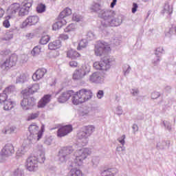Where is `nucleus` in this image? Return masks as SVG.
Instances as JSON below:
<instances>
[{
    "label": "nucleus",
    "mask_w": 176,
    "mask_h": 176,
    "mask_svg": "<svg viewBox=\"0 0 176 176\" xmlns=\"http://www.w3.org/2000/svg\"><path fill=\"white\" fill-rule=\"evenodd\" d=\"M91 153L90 149L87 148H83L80 150H77L74 153L75 159L74 162L71 165L72 167H79L83 164V160Z\"/></svg>",
    "instance_id": "nucleus-1"
},
{
    "label": "nucleus",
    "mask_w": 176,
    "mask_h": 176,
    "mask_svg": "<svg viewBox=\"0 0 176 176\" xmlns=\"http://www.w3.org/2000/svg\"><path fill=\"white\" fill-rule=\"evenodd\" d=\"M99 17L103 19L104 21H102L100 25V30H103L102 28H107V25L109 24V21L115 16V12L109 10H102L99 12Z\"/></svg>",
    "instance_id": "nucleus-2"
},
{
    "label": "nucleus",
    "mask_w": 176,
    "mask_h": 176,
    "mask_svg": "<svg viewBox=\"0 0 176 176\" xmlns=\"http://www.w3.org/2000/svg\"><path fill=\"white\" fill-rule=\"evenodd\" d=\"M112 63H113V59L111 58L109 56H104L102 58L101 61L95 62L94 63V67L96 69L107 71V69L111 68Z\"/></svg>",
    "instance_id": "nucleus-3"
},
{
    "label": "nucleus",
    "mask_w": 176,
    "mask_h": 176,
    "mask_svg": "<svg viewBox=\"0 0 176 176\" xmlns=\"http://www.w3.org/2000/svg\"><path fill=\"white\" fill-rule=\"evenodd\" d=\"M36 104V99L28 96V94L23 92V98L21 102V107L23 111L31 109Z\"/></svg>",
    "instance_id": "nucleus-4"
},
{
    "label": "nucleus",
    "mask_w": 176,
    "mask_h": 176,
    "mask_svg": "<svg viewBox=\"0 0 176 176\" xmlns=\"http://www.w3.org/2000/svg\"><path fill=\"white\" fill-rule=\"evenodd\" d=\"M16 63L17 55L14 54L4 61L0 60V69H3V71H8V69H10L12 67H14Z\"/></svg>",
    "instance_id": "nucleus-5"
},
{
    "label": "nucleus",
    "mask_w": 176,
    "mask_h": 176,
    "mask_svg": "<svg viewBox=\"0 0 176 176\" xmlns=\"http://www.w3.org/2000/svg\"><path fill=\"white\" fill-rule=\"evenodd\" d=\"M74 147L71 146L63 147L58 152V157L60 163H65L71 157L74 153Z\"/></svg>",
    "instance_id": "nucleus-6"
},
{
    "label": "nucleus",
    "mask_w": 176,
    "mask_h": 176,
    "mask_svg": "<svg viewBox=\"0 0 176 176\" xmlns=\"http://www.w3.org/2000/svg\"><path fill=\"white\" fill-rule=\"evenodd\" d=\"M109 49L111 48L107 43L104 41H98L97 44L95 45V54L96 56H101L107 53V52H109Z\"/></svg>",
    "instance_id": "nucleus-7"
},
{
    "label": "nucleus",
    "mask_w": 176,
    "mask_h": 176,
    "mask_svg": "<svg viewBox=\"0 0 176 176\" xmlns=\"http://www.w3.org/2000/svg\"><path fill=\"white\" fill-rule=\"evenodd\" d=\"M90 73V67L87 65H83L78 70H76L73 74V79L74 80H80L83 79L86 75H89Z\"/></svg>",
    "instance_id": "nucleus-8"
},
{
    "label": "nucleus",
    "mask_w": 176,
    "mask_h": 176,
    "mask_svg": "<svg viewBox=\"0 0 176 176\" xmlns=\"http://www.w3.org/2000/svg\"><path fill=\"white\" fill-rule=\"evenodd\" d=\"M25 166L28 171H36L38 169V160L36 156L29 157L25 163Z\"/></svg>",
    "instance_id": "nucleus-9"
},
{
    "label": "nucleus",
    "mask_w": 176,
    "mask_h": 176,
    "mask_svg": "<svg viewBox=\"0 0 176 176\" xmlns=\"http://www.w3.org/2000/svg\"><path fill=\"white\" fill-rule=\"evenodd\" d=\"M78 94H80V98L82 103L89 101V100H91V97H93V92H91V90L87 89H80Z\"/></svg>",
    "instance_id": "nucleus-10"
},
{
    "label": "nucleus",
    "mask_w": 176,
    "mask_h": 176,
    "mask_svg": "<svg viewBox=\"0 0 176 176\" xmlns=\"http://www.w3.org/2000/svg\"><path fill=\"white\" fill-rule=\"evenodd\" d=\"M13 153H14V147L12 144H6L1 151V155L3 157H9V156H12Z\"/></svg>",
    "instance_id": "nucleus-11"
},
{
    "label": "nucleus",
    "mask_w": 176,
    "mask_h": 176,
    "mask_svg": "<svg viewBox=\"0 0 176 176\" xmlns=\"http://www.w3.org/2000/svg\"><path fill=\"white\" fill-rule=\"evenodd\" d=\"M39 21V16H30L25 21L22 23V28H25V27H31V25H35Z\"/></svg>",
    "instance_id": "nucleus-12"
},
{
    "label": "nucleus",
    "mask_w": 176,
    "mask_h": 176,
    "mask_svg": "<svg viewBox=\"0 0 176 176\" xmlns=\"http://www.w3.org/2000/svg\"><path fill=\"white\" fill-rule=\"evenodd\" d=\"M72 96H74L73 90L63 92L58 98V102H59L60 104H64V102H67V101H68V100H69Z\"/></svg>",
    "instance_id": "nucleus-13"
},
{
    "label": "nucleus",
    "mask_w": 176,
    "mask_h": 176,
    "mask_svg": "<svg viewBox=\"0 0 176 176\" xmlns=\"http://www.w3.org/2000/svg\"><path fill=\"white\" fill-rule=\"evenodd\" d=\"M72 131V125H66L60 127L57 131V135L59 138L63 137H65V135H68L69 133Z\"/></svg>",
    "instance_id": "nucleus-14"
},
{
    "label": "nucleus",
    "mask_w": 176,
    "mask_h": 176,
    "mask_svg": "<svg viewBox=\"0 0 176 176\" xmlns=\"http://www.w3.org/2000/svg\"><path fill=\"white\" fill-rule=\"evenodd\" d=\"M104 77L98 72L93 73L89 76V81H91V83H104Z\"/></svg>",
    "instance_id": "nucleus-15"
},
{
    "label": "nucleus",
    "mask_w": 176,
    "mask_h": 176,
    "mask_svg": "<svg viewBox=\"0 0 176 176\" xmlns=\"http://www.w3.org/2000/svg\"><path fill=\"white\" fill-rule=\"evenodd\" d=\"M47 73V70L45 68L38 69L32 76V79L34 82L36 80H41L42 78L45 76V74Z\"/></svg>",
    "instance_id": "nucleus-16"
},
{
    "label": "nucleus",
    "mask_w": 176,
    "mask_h": 176,
    "mask_svg": "<svg viewBox=\"0 0 176 176\" xmlns=\"http://www.w3.org/2000/svg\"><path fill=\"white\" fill-rule=\"evenodd\" d=\"M29 131L31 135H37V140H39L42 138V131H39V126H36V124H31L29 126Z\"/></svg>",
    "instance_id": "nucleus-17"
},
{
    "label": "nucleus",
    "mask_w": 176,
    "mask_h": 176,
    "mask_svg": "<svg viewBox=\"0 0 176 176\" xmlns=\"http://www.w3.org/2000/svg\"><path fill=\"white\" fill-rule=\"evenodd\" d=\"M37 149L38 151V155L36 157L37 163H45V148H43V146L42 144L38 145Z\"/></svg>",
    "instance_id": "nucleus-18"
},
{
    "label": "nucleus",
    "mask_w": 176,
    "mask_h": 176,
    "mask_svg": "<svg viewBox=\"0 0 176 176\" xmlns=\"http://www.w3.org/2000/svg\"><path fill=\"white\" fill-rule=\"evenodd\" d=\"M121 23L122 16H115V15H113V17H111L109 23H107V27H118L120 25Z\"/></svg>",
    "instance_id": "nucleus-19"
},
{
    "label": "nucleus",
    "mask_w": 176,
    "mask_h": 176,
    "mask_svg": "<svg viewBox=\"0 0 176 176\" xmlns=\"http://www.w3.org/2000/svg\"><path fill=\"white\" fill-rule=\"evenodd\" d=\"M19 10H20V4L14 3L9 6L8 13L10 14V17H12V16H16V14L19 12Z\"/></svg>",
    "instance_id": "nucleus-20"
},
{
    "label": "nucleus",
    "mask_w": 176,
    "mask_h": 176,
    "mask_svg": "<svg viewBox=\"0 0 176 176\" xmlns=\"http://www.w3.org/2000/svg\"><path fill=\"white\" fill-rule=\"evenodd\" d=\"M51 97L50 95H45L38 102V108H45L50 102Z\"/></svg>",
    "instance_id": "nucleus-21"
},
{
    "label": "nucleus",
    "mask_w": 176,
    "mask_h": 176,
    "mask_svg": "<svg viewBox=\"0 0 176 176\" xmlns=\"http://www.w3.org/2000/svg\"><path fill=\"white\" fill-rule=\"evenodd\" d=\"M39 90V84H33L28 86V89L25 90L23 93H27V94H34Z\"/></svg>",
    "instance_id": "nucleus-22"
},
{
    "label": "nucleus",
    "mask_w": 176,
    "mask_h": 176,
    "mask_svg": "<svg viewBox=\"0 0 176 176\" xmlns=\"http://www.w3.org/2000/svg\"><path fill=\"white\" fill-rule=\"evenodd\" d=\"M156 148L158 151L166 149V148H170V140H160L157 142Z\"/></svg>",
    "instance_id": "nucleus-23"
},
{
    "label": "nucleus",
    "mask_w": 176,
    "mask_h": 176,
    "mask_svg": "<svg viewBox=\"0 0 176 176\" xmlns=\"http://www.w3.org/2000/svg\"><path fill=\"white\" fill-rule=\"evenodd\" d=\"M118 173V170L115 168H108L100 171L102 176H115V173Z\"/></svg>",
    "instance_id": "nucleus-24"
},
{
    "label": "nucleus",
    "mask_w": 176,
    "mask_h": 176,
    "mask_svg": "<svg viewBox=\"0 0 176 176\" xmlns=\"http://www.w3.org/2000/svg\"><path fill=\"white\" fill-rule=\"evenodd\" d=\"M72 101L74 105H79V104H83L78 91H77L76 94H74L73 92Z\"/></svg>",
    "instance_id": "nucleus-25"
},
{
    "label": "nucleus",
    "mask_w": 176,
    "mask_h": 176,
    "mask_svg": "<svg viewBox=\"0 0 176 176\" xmlns=\"http://www.w3.org/2000/svg\"><path fill=\"white\" fill-rule=\"evenodd\" d=\"M77 137L78 140H83V142H84L83 145H86V144H87L88 142L87 138H89V136L87 133H86L85 131L83 130V129H82V130H80L78 133Z\"/></svg>",
    "instance_id": "nucleus-26"
},
{
    "label": "nucleus",
    "mask_w": 176,
    "mask_h": 176,
    "mask_svg": "<svg viewBox=\"0 0 176 176\" xmlns=\"http://www.w3.org/2000/svg\"><path fill=\"white\" fill-rule=\"evenodd\" d=\"M61 47V41L56 40L54 42L50 43L48 45V48L50 50H56Z\"/></svg>",
    "instance_id": "nucleus-27"
},
{
    "label": "nucleus",
    "mask_w": 176,
    "mask_h": 176,
    "mask_svg": "<svg viewBox=\"0 0 176 176\" xmlns=\"http://www.w3.org/2000/svg\"><path fill=\"white\" fill-rule=\"evenodd\" d=\"M60 21L55 23L52 25V30L54 31H57V30H60L63 25H65V24H67V21L65 19H59Z\"/></svg>",
    "instance_id": "nucleus-28"
},
{
    "label": "nucleus",
    "mask_w": 176,
    "mask_h": 176,
    "mask_svg": "<svg viewBox=\"0 0 176 176\" xmlns=\"http://www.w3.org/2000/svg\"><path fill=\"white\" fill-rule=\"evenodd\" d=\"M162 13L168 17V16L173 14V6L168 3H166Z\"/></svg>",
    "instance_id": "nucleus-29"
},
{
    "label": "nucleus",
    "mask_w": 176,
    "mask_h": 176,
    "mask_svg": "<svg viewBox=\"0 0 176 176\" xmlns=\"http://www.w3.org/2000/svg\"><path fill=\"white\" fill-rule=\"evenodd\" d=\"M67 56L72 60H76L78 57H80V54L74 50H69L67 51Z\"/></svg>",
    "instance_id": "nucleus-30"
},
{
    "label": "nucleus",
    "mask_w": 176,
    "mask_h": 176,
    "mask_svg": "<svg viewBox=\"0 0 176 176\" xmlns=\"http://www.w3.org/2000/svg\"><path fill=\"white\" fill-rule=\"evenodd\" d=\"M72 14V10L70 8H65L59 14L58 19L65 20V17H67V16H71Z\"/></svg>",
    "instance_id": "nucleus-31"
},
{
    "label": "nucleus",
    "mask_w": 176,
    "mask_h": 176,
    "mask_svg": "<svg viewBox=\"0 0 176 176\" xmlns=\"http://www.w3.org/2000/svg\"><path fill=\"white\" fill-rule=\"evenodd\" d=\"M163 52H164V49L163 47H158L155 50V54L157 56V60L153 61L154 65H157L159 64V61H160V58H159L160 54H163Z\"/></svg>",
    "instance_id": "nucleus-32"
},
{
    "label": "nucleus",
    "mask_w": 176,
    "mask_h": 176,
    "mask_svg": "<svg viewBox=\"0 0 176 176\" xmlns=\"http://www.w3.org/2000/svg\"><path fill=\"white\" fill-rule=\"evenodd\" d=\"M25 142H27V141H25L24 144H23L22 146L19 148V150L16 152V156H21V155H24V153H25V152H27V149H28V148H30L29 145L25 144Z\"/></svg>",
    "instance_id": "nucleus-33"
},
{
    "label": "nucleus",
    "mask_w": 176,
    "mask_h": 176,
    "mask_svg": "<svg viewBox=\"0 0 176 176\" xmlns=\"http://www.w3.org/2000/svg\"><path fill=\"white\" fill-rule=\"evenodd\" d=\"M3 105L5 111H10V109H12L14 107L13 102L10 99H7L3 103Z\"/></svg>",
    "instance_id": "nucleus-34"
},
{
    "label": "nucleus",
    "mask_w": 176,
    "mask_h": 176,
    "mask_svg": "<svg viewBox=\"0 0 176 176\" xmlns=\"http://www.w3.org/2000/svg\"><path fill=\"white\" fill-rule=\"evenodd\" d=\"M82 129L85 131L86 134L88 137H90L93 133H94V130H96V127L93 125H88L87 126H84Z\"/></svg>",
    "instance_id": "nucleus-35"
},
{
    "label": "nucleus",
    "mask_w": 176,
    "mask_h": 176,
    "mask_svg": "<svg viewBox=\"0 0 176 176\" xmlns=\"http://www.w3.org/2000/svg\"><path fill=\"white\" fill-rule=\"evenodd\" d=\"M14 91H16V87H14V85H10L7 87L3 92L6 94L7 96H9V94H13Z\"/></svg>",
    "instance_id": "nucleus-36"
},
{
    "label": "nucleus",
    "mask_w": 176,
    "mask_h": 176,
    "mask_svg": "<svg viewBox=\"0 0 176 176\" xmlns=\"http://www.w3.org/2000/svg\"><path fill=\"white\" fill-rule=\"evenodd\" d=\"M27 82V75L25 74H20L16 80V83H25Z\"/></svg>",
    "instance_id": "nucleus-37"
},
{
    "label": "nucleus",
    "mask_w": 176,
    "mask_h": 176,
    "mask_svg": "<svg viewBox=\"0 0 176 176\" xmlns=\"http://www.w3.org/2000/svg\"><path fill=\"white\" fill-rule=\"evenodd\" d=\"M91 10H92V12H95L96 13H98L99 15L100 12L102 10L101 9V5L98 3H94L91 7Z\"/></svg>",
    "instance_id": "nucleus-38"
},
{
    "label": "nucleus",
    "mask_w": 176,
    "mask_h": 176,
    "mask_svg": "<svg viewBox=\"0 0 176 176\" xmlns=\"http://www.w3.org/2000/svg\"><path fill=\"white\" fill-rule=\"evenodd\" d=\"M87 40L86 38L82 39L78 43V46L77 47L78 50H82V49H85L88 45Z\"/></svg>",
    "instance_id": "nucleus-39"
},
{
    "label": "nucleus",
    "mask_w": 176,
    "mask_h": 176,
    "mask_svg": "<svg viewBox=\"0 0 176 176\" xmlns=\"http://www.w3.org/2000/svg\"><path fill=\"white\" fill-rule=\"evenodd\" d=\"M12 176H24V170L21 168H17L14 170Z\"/></svg>",
    "instance_id": "nucleus-40"
},
{
    "label": "nucleus",
    "mask_w": 176,
    "mask_h": 176,
    "mask_svg": "<svg viewBox=\"0 0 176 176\" xmlns=\"http://www.w3.org/2000/svg\"><path fill=\"white\" fill-rule=\"evenodd\" d=\"M100 164V157H94L91 160V166L94 168H97Z\"/></svg>",
    "instance_id": "nucleus-41"
},
{
    "label": "nucleus",
    "mask_w": 176,
    "mask_h": 176,
    "mask_svg": "<svg viewBox=\"0 0 176 176\" xmlns=\"http://www.w3.org/2000/svg\"><path fill=\"white\" fill-rule=\"evenodd\" d=\"M16 131V127L11 126V127H6L2 130V133L3 134H12V133H14Z\"/></svg>",
    "instance_id": "nucleus-42"
},
{
    "label": "nucleus",
    "mask_w": 176,
    "mask_h": 176,
    "mask_svg": "<svg viewBox=\"0 0 176 176\" xmlns=\"http://www.w3.org/2000/svg\"><path fill=\"white\" fill-rule=\"evenodd\" d=\"M50 41V36L49 35H45L41 37L40 39L41 45H47Z\"/></svg>",
    "instance_id": "nucleus-43"
},
{
    "label": "nucleus",
    "mask_w": 176,
    "mask_h": 176,
    "mask_svg": "<svg viewBox=\"0 0 176 176\" xmlns=\"http://www.w3.org/2000/svg\"><path fill=\"white\" fill-rule=\"evenodd\" d=\"M29 12L30 11L28 10H27L24 6H23L22 8H21L19 9V16H21V17H23L24 16H27V14H28Z\"/></svg>",
    "instance_id": "nucleus-44"
},
{
    "label": "nucleus",
    "mask_w": 176,
    "mask_h": 176,
    "mask_svg": "<svg viewBox=\"0 0 176 176\" xmlns=\"http://www.w3.org/2000/svg\"><path fill=\"white\" fill-rule=\"evenodd\" d=\"M41 46L37 45L36 47H34L33 48V50H32V55L35 57V56H38V54H39V53H41Z\"/></svg>",
    "instance_id": "nucleus-45"
},
{
    "label": "nucleus",
    "mask_w": 176,
    "mask_h": 176,
    "mask_svg": "<svg viewBox=\"0 0 176 176\" xmlns=\"http://www.w3.org/2000/svg\"><path fill=\"white\" fill-rule=\"evenodd\" d=\"M97 36L94 34V32L89 31L87 34V39L88 41H94V39H96Z\"/></svg>",
    "instance_id": "nucleus-46"
},
{
    "label": "nucleus",
    "mask_w": 176,
    "mask_h": 176,
    "mask_svg": "<svg viewBox=\"0 0 176 176\" xmlns=\"http://www.w3.org/2000/svg\"><path fill=\"white\" fill-rule=\"evenodd\" d=\"M46 10V6L45 4H40L36 7V11L38 13H43Z\"/></svg>",
    "instance_id": "nucleus-47"
},
{
    "label": "nucleus",
    "mask_w": 176,
    "mask_h": 176,
    "mask_svg": "<svg viewBox=\"0 0 176 176\" xmlns=\"http://www.w3.org/2000/svg\"><path fill=\"white\" fill-rule=\"evenodd\" d=\"M131 71V67H130V65H124L123 66L124 75H129V74H130Z\"/></svg>",
    "instance_id": "nucleus-48"
},
{
    "label": "nucleus",
    "mask_w": 176,
    "mask_h": 176,
    "mask_svg": "<svg viewBox=\"0 0 176 176\" xmlns=\"http://www.w3.org/2000/svg\"><path fill=\"white\" fill-rule=\"evenodd\" d=\"M12 16L8 15L6 17V20L3 22V25L6 28H9L10 27V23L9 22V19H11Z\"/></svg>",
    "instance_id": "nucleus-49"
},
{
    "label": "nucleus",
    "mask_w": 176,
    "mask_h": 176,
    "mask_svg": "<svg viewBox=\"0 0 176 176\" xmlns=\"http://www.w3.org/2000/svg\"><path fill=\"white\" fill-rule=\"evenodd\" d=\"M7 100L8 95L5 94V92L0 94V104H1V102L4 103Z\"/></svg>",
    "instance_id": "nucleus-50"
},
{
    "label": "nucleus",
    "mask_w": 176,
    "mask_h": 176,
    "mask_svg": "<svg viewBox=\"0 0 176 176\" xmlns=\"http://www.w3.org/2000/svg\"><path fill=\"white\" fill-rule=\"evenodd\" d=\"M72 31H75V24L74 23L69 25L67 28L65 29V32H71Z\"/></svg>",
    "instance_id": "nucleus-51"
},
{
    "label": "nucleus",
    "mask_w": 176,
    "mask_h": 176,
    "mask_svg": "<svg viewBox=\"0 0 176 176\" xmlns=\"http://www.w3.org/2000/svg\"><path fill=\"white\" fill-rule=\"evenodd\" d=\"M163 124L164 127H166V130L168 131H171L172 127H171V123L168 121H163Z\"/></svg>",
    "instance_id": "nucleus-52"
},
{
    "label": "nucleus",
    "mask_w": 176,
    "mask_h": 176,
    "mask_svg": "<svg viewBox=\"0 0 176 176\" xmlns=\"http://www.w3.org/2000/svg\"><path fill=\"white\" fill-rule=\"evenodd\" d=\"M126 151V147L124 146H119L116 148V152H118L120 155Z\"/></svg>",
    "instance_id": "nucleus-53"
},
{
    "label": "nucleus",
    "mask_w": 176,
    "mask_h": 176,
    "mask_svg": "<svg viewBox=\"0 0 176 176\" xmlns=\"http://www.w3.org/2000/svg\"><path fill=\"white\" fill-rule=\"evenodd\" d=\"M39 116V112L32 113L28 118V120H34V119H36Z\"/></svg>",
    "instance_id": "nucleus-54"
},
{
    "label": "nucleus",
    "mask_w": 176,
    "mask_h": 176,
    "mask_svg": "<svg viewBox=\"0 0 176 176\" xmlns=\"http://www.w3.org/2000/svg\"><path fill=\"white\" fill-rule=\"evenodd\" d=\"M126 140V135H123L121 138H118V141L122 146H124V144H126V142L124 141Z\"/></svg>",
    "instance_id": "nucleus-55"
},
{
    "label": "nucleus",
    "mask_w": 176,
    "mask_h": 176,
    "mask_svg": "<svg viewBox=\"0 0 176 176\" xmlns=\"http://www.w3.org/2000/svg\"><path fill=\"white\" fill-rule=\"evenodd\" d=\"M111 43L116 46H119V45H120V39H119L118 37H116L111 39Z\"/></svg>",
    "instance_id": "nucleus-56"
},
{
    "label": "nucleus",
    "mask_w": 176,
    "mask_h": 176,
    "mask_svg": "<svg viewBox=\"0 0 176 176\" xmlns=\"http://www.w3.org/2000/svg\"><path fill=\"white\" fill-rule=\"evenodd\" d=\"M131 94H132V96H133V97H137V96H138V94H140V89H132L131 90Z\"/></svg>",
    "instance_id": "nucleus-57"
},
{
    "label": "nucleus",
    "mask_w": 176,
    "mask_h": 176,
    "mask_svg": "<svg viewBox=\"0 0 176 176\" xmlns=\"http://www.w3.org/2000/svg\"><path fill=\"white\" fill-rule=\"evenodd\" d=\"M74 21H80L82 20V16L77 14H74L72 17Z\"/></svg>",
    "instance_id": "nucleus-58"
},
{
    "label": "nucleus",
    "mask_w": 176,
    "mask_h": 176,
    "mask_svg": "<svg viewBox=\"0 0 176 176\" xmlns=\"http://www.w3.org/2000/svg\"><path fill=\"white\" fill-rule=\"evenodd\" d=\"M159 97H160V93H159L157 91H154L151 94V98L153 100H156V99L159 98Z\"/></svg>",
    "instance_id": "nucleus-59"
},
{
    "label": "nucleus",
    "mask_w": 176,
    "mask_h": 176,
    "mask_svg": "<svg viewBox=\"0 0 176 176\" xmlns=\"http://www.w3.org/2000/svg\"><path fill=\"white\" fill-rule=\"evenodd\" d=\"M171 35H173V28H168L166 30L165 36L168 38H170Z\"/></svg>",
    "instance_id": "nucleus-60"
},
{
    "label": "nucleus",
    "mask_w": 176,
    "mask_h": 176,
    "mask_svg": "<svg viewBox=\"0 0 176 176\" xmlns=\"http://www.w3.org/2000/svg\"><path fill=\"white\" fill-rule=\"evenodd\" d=\"M89 111L88 110H84L80 113V116L83 118H87L89 116Z\"/></svg>",
    "instance_id": "nucleus-61"
},
{
    "label": "nucleus",
    "mask_w": 176,
    "mask_h": 176,
    "mask_svg": "<svg viewBox=\"0 0 176 176\" xmlns=\"http://www.w3.org/2000/svg\"><path fill=\"white\" fill-rule=\"evenodd\" d=\"M97 98L99 99V100H101V98H102V97H104V91L102 90H99L97 93Z\"/></svg>",
    "instance_id": "nucleus-62"
},
{
    "label": "nucleus",
    "mask_w": 176,
    "mask_h": 176,
    "mask_svg": "<svg viewBox=\"0 0 176 176\" xmlns=\"http://www.w3.org/2000/svg\"><path fill=\"white\" fill-rule=\"evenodd\" d=\"M116 113H117V115H118V116H120V115H122V114H123V109H122V107L118 106V107L116 108Z\"/></svg>",
    "instance_id": "nucleus-63"
},
{
    "label": "nucleus",
    "mask_w": 176,
    "mask_h": 176,
    "mask_svg": "<svg viewBox=\"0 0 176 176\" xmlns=\"http://www.w3.org/2000/svg\"><path fill=\"white\" fill-rule=\"evenodd\" d=\"M52 142H53V140H52V138H47L45 140L44 143L45 144V145H52Z\"/></svg>",
    "instance_id": "nucleus-64"
}]
</instances>
